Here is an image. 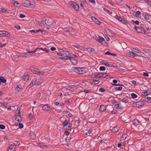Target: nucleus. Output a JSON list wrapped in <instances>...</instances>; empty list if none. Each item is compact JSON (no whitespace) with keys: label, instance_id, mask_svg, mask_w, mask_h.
<instances>
[{"label":"nucleus","instance_id":"f257e3e1","mask_svg":"<svg viewBox=\"0 0 151 151\" xmlns=\"http://www.w3.org/2000/svg\"><path fill=\"white\" fill-rule=\"evenodd\" d=\"M66 56L60 57V59L62 60H69L73 64L76 65L77 64V61L75 58L77 57V56L69 52H66Z\"/></svg>","mask_w":151,"mask_h":151},{"label":"nucleus","instance_id":"bb28decb","mask_svg":"<svg viewBox=\"0 0 151 151\" xmlns=\"http://www.w3.org/2000/svg\"><path fill=\"white\" fill-rule=\"evenodd\" d=\"M69 124V122L68 120H65L63 123L62 126H63L64 127H66Z\"/></svg>","mask_w":151,"mask_h":151},{"label":"nucleus","instance_id":"c03bdc74","mask_svg":"<svg viewBox=\"0 0 151 151\" xmlns=\"http://www.w3.org/2000/svg\"><path fill=\"white\" fill-rule=\"evenodd\" d=\"M115 89L118 91H121L122 89V87L121 86L116 87Z\"/></svg>","mask_w":151,"mask_h":151},{"label":"nucleus","instance_id":"bf43d9fd","mask_svg":"<svg viewBox=\"0 0 151 151\" xmlns=\"http://www.w3.org/2000/svg\"><path fill=\"white\" fill-rule=\"evenodd\" d=\"M132 50L133 52H134V53H137V49H136L134 48H133L132 49Z\"/></svg>","mask_w":151,"mask_h":151},{"label":"nucleus","instance_id":"72a5a7b5","mask_svg":"<svg viewBox=\"0 0 151 151\" xmlns=\"http://www.w3.org/2000/svg\"><path fill=\"white\" fill-rule=\"evenodd\" d=\"M36 50H37V49L35 50H34L33 51H29V50H27V51L28 53H29L30 55H32V54L35 53V52H36Z\"/></svg>","mask_w":151,"mask_h":151},{"label":"nucleus","instance_id":"cd10ccee","mask_svg":"<svg viewBox=\"0 0 151 151\" xmlns=\"http://www.w3.org/2000/svg\"><path fill=\"white\" fill-rule=\"evenodd\" d=\"M85 50L88 51V52H92L94 51V49L93 48L91 47H88L86 48H85Z\"/></svg>","mask_w":151,"mask_h":151},{"label":"nucleus","instance_id":"864d4df0","mask_svg":"<svg viewBox=\"0 0 151 151\" xmlns=\"http://www.w3.org/2000/svg\"><path fill=\"white\" fill-rule=\"evenodd\" d=\"M18 126L19 128H22L23 127V124H22L20 123L19 124Z\"/></svg>","mask_w":151,"mask_h":151},{"label":"nucleus","instance_id":"f704fd0d","mask_svg":"<svg viewBox=\"0 0 151 151\" xmlns=\"http://www.w3.org/2000/svg\"><path fill=\"white\" fill-rule=\"evenodd\" d=\"M142 15L146 19H149V16L148 15L145 14H143Z\"/></svg>","mask_w":151,"mask_h":151},{"label":"nucleus","instance_id":"e2e57ef3","mask_svg":"<svg viewBox=\"0 0 151 151\" xmlns=\"http://www.w3.org/2000/svg\"><path fill=\"white\" fill-rule=\"evenodd\" d=\"M25 17V15L22 14H20L19 16V17L21 18H24Z\"/></svg>","mask_w":151,"mask_h":151},{"label":"nucleus","instance_id":"603ef678","mask_svg":"<svg viewBox=\"0 0 151 151\" xmlns=\"http://www.w3.org/2000/svg\"><path fill=\"white\" fill-rule=\"evenodd\" d=\"M42 48H40V47H37L36 48L35 50L37 49V50H36V52L37 51H38L39 52H40V51L42 50Z\"/></svg>","mask_w":151,"mask_h":151},{"label":"nucleus","instance_id":"9b49d317","mask_svg":"<svg viewBox=\"0 0 151 151\" xmlns=\"http://www.w3.org/2000/svg\"><path fill=\"white\" fill-rule=\"evenodd\" d=\"M66 52H68V51H65V52L63 51H60L57 53L58 55L59 56H60V57H62V56H65V55H66ZM60 59V58H59Z\"/></svg>","mask_w":151,"mask_h":151},{"label":"nucleus","instance_id":"8fccbe9b","mask_svg":"<svg viewBox=\"0 0 151 151\" xmlns=\"http://www.w3.org/2000/svg\"><path fill=\"white\" fill-rule=\"evenodd\" d=\"M100 81L98 80H94L93 81V82L94 84H98L99 83Z\"/></svg>","mask_w":151,"mask_h":151},{"label":"nucleus","instance_id":"37998d69","mask_svg":"<svg viewBox=\"0 0 151 151\" xmlns=\"http://www.w3.org/2000/svg\"><path fill=\"white\" fill-rule=\"evenodd\" d=\"M104 10L106 12H107L109 13L110 14H111L112 13L111 12H110L109 10L106 8H104Z\"/></svg>","mask_w":151,"mask_h":151},{"label":"nucleus","instance_id":"a18cd8bd","mask_svg":"<svg viewBox=\"0 0 151 151\" xmlns=\"http://www.w3.org/2000/svg\"><path fill=\"white\" fill-rule=\"evenodd\" d=\"M68 112L67 111H63V114L65 116H67L68 115Z\"/></svg>","mask_w":151,"mask_h":151},{"label":"nucleus","instance_id":"6e6552de","mask_svg":"<svg viewBox=\"0 0 151 151\" xmlns=\"http://www.w3.org/2000/svg\"><path fill=\"white\" fill-rule=\"evenodd\" d=\"M50 109V107L49 105L47 104H44L42 107V109L45 111H49Z\"/></svg>","mask_w":151,"mask_h":151},{"label":"nucleus","instance_id":"4c0bfd02","mask_svg":"<svg viewBox=\"0 0 151 151\" xmlns=\"http://www.w3.org/2000/svg\"><path fill=\"white\" fill-rule=\"evenodd\" d=\"M14 145L15 146H18L20 145V143L19 142L17 141H15L13 143Z\"/></svg>","mask_w":151,"mask_h":151},{"label":"nucleus","instance_id":"e433bc0d","mask_svg":"<svg viewBox=\"0 0 151 151\" xmlns=\"http://www.w3.org/2000/svg\"><path fill=\"white\" fill-rule=\"evenodd\" d=\"M114 108L116 109H120L121 108V107L119 106V104H116L114 105Z\"/></svg>","mask_w":151,"mask_h":151},{"label":"nucleus","instance_id":"a211bd4d","mask_svg":"<svg viewBox=\"0 0 151 151\" xmlns=\"http://www.w3.org/2000/svg\"><path fill=\"white\" fill-rule=\"evenodd\" d=\"M1 33L2 34V37L4 36L9 37L10 35L9 33L6 31H1Z\"/></svg>","mask_w":151,"mask_h":151},{"label":"nucleus","instance_id":"f03ea898","mask_svg":"<svg viewBox=\"0 0 151 151\" xmlns=\"http://www.w3.org/2000/svg\"><path fill=\"white\" fill-rule=\"evenodd\" d=\"M69 4L70 6L76 11H79V6L75 2L71 1L69 2Z\"/></svg>","mask_w":151,"mask_h":151},{"label":"nucleus","instance_id":"4d7b16f0","mask_svg":"<svg viewBox=\"0 0 151 151\" xmlns=\"http://www.w3.org/2000/svg\"><path fill=\"white\" fill-rule=\"evenodd\" d=\"M142 94L144 96H147L148 95V94H147V93L146 92H143L142 93Z\"/></svg>","mask_w":151,"mask_h":151},{"label":"nucleus","instance_id":"9d476101","mask_svg":"<svg viewBox=\"0 0 151 151\" xmlns=\"http://www.w3.org/2000/svg\"><path fill=\"white\" fill-rule=\"evenodd\" d=\"M127 54L129 56H132L134 57L135 56H142L140 55H138V54L137 53H134V52H129Z\"/></svg>","mask_w":151,"mask_h":151},{"label":"nucleus","instance_id":"aec40b11","mask_svg":"<svg viewBox=\"0 0 151 151\" xmlns=\"http://www.w3.org/2000/svg\"><path fill=\"white\" fill-rule=\"evenodd\" d=\"M21 88V85H17V87L15 88V92L16 93H18L19 91V90Z\"/></svg>","mask_w":151,"mask_h":151},{"label":"nucleus","instance_id":"6ab92c4d","mask_svg":"<svg viewBox=\"0 0 151 151\" xmlns=\"http://www.w3.org/2000/svg\"><path fill=\"white\" fill-rule=\"evenodd\" d=\"M96 40L101 43H102L104 41H105V39L104 38L100 37L99 36L97 38Z\"/></svg>","mask_w":151,"mask_h":151},{"label":"nucleus","instance_id":"a19ab883","mask_svg":"<svg viewBox=\"0 0 151 151\" xmlns=\"http://www.w3.org/2000/svg\"><path fill=\"white\" fill-rule=\"evenodd\" d=\"M122 101L123 102H124V103H127L128 101V99L127 98H124L123 99H122Z\"/></svg>","mask_w":151,"mask_h":151},{"label":"nucleus","instance_id":"7c9ffc66","mask_svg":"<svg viewBox=\"0 0 151 151\" xmlns=\"http://www.w3.org/2000/svg\"><path fill=\"white\" fill-rule=\"evenodd\" d=\"M37 79L36 78H34L31 81V83L33 85H34L37 82Z\"/></svg>","mask_w":151,"mask_h":151},{"label":"nucleus","instance_id":"c85d7f7f","mask_svg":"<svg viewBox=\"0 0 151 151\" xmlns=\"http://www.w3.org/2000/svg\"><path fill=\"white\" fill-rule=\"evenodd\" d=\"M43 82V79L41 78H40L38 80V81L37 83V84L39 86Z\"/></svg>","mask_w":151,"mask_h":151},{"label":"nucleus","instance_id":"473e14b6","mask_svg":"<svg viewBox=\"0 0 151 151\" xmlns=\"http://www.w3.org/2000/svg\"><path fill=\"white\" fill-rule=\"evenodd\" d=\"M132 97L133 99H135L137 97V96L134 93H132L131 94Z\"/></svg>","mask_w":151,"mask_h":151},{"label":"nucleus","instance_id":"052dcab7","mask_svg":"<svg viewBox=\"0 0 151 151\" xmlns=\"http://www.w3.org/2000/svg\"><path fill=\"white\" fill-rule=\"evenodd\" d=\"M90 91V89H84V91L86 93H88Z\"/></svg>","mask_w":151,"mask_h":151},{"label":"nucleus","instance_id":"774afa93","mask_svg":"<svg viewBox=\"0 0 151 151\" xmlns=\"http://www.w3.org/2000/svg\"><path fill=\"white\" fill-rule=\"evenodd\" d=\"M14 27L17 29H20V26L18 25L15 26Z\"/></svg>","mask_w":151,"mask_h":151},{"label":"nucleus","instance_id":"dca6fc26","mask_svg":"<svg viewBox=\"0 0 151 151\" xmlns=\"http://www.w3.org/2000/svg\"><path fill=\"white\" fill-rule=\"evenodd\" d=\"M139 122L136 119H133L132 121V124L135 126H136L139 124Z\"/></svg>","mask_w":151,"mask_h":151},{"label":"nucleus","instance_id":"412c9836","mask_svg":"<svg viewBox=\"0 0 151 151\" xmlns=\"http://www.w3.org/2000/svg\"><path fill=\"white\" fill-rule=\"evenodd\" d=\"M101 63L103 64H104L105 65L109 67L111 65L110 63V62H108L106 61L102 60L101 61Z\"/></svg>","mask_w":151,"mask_h":151},{"label":"nucleus","instance_id":"338daca9","mask_svg":"<svg viewBox=\"0 0 151 151\" xmlns=\"http://www.w3.org/2000/svg\"><path fill=\"white\" fill-rule=\"evenodd\" d=\"M90 2L93 3V4H95V2L94 0H88Z\"/></svg>","mask_w":151,"mask_h":151},{"label":"nucleus","instance_id":"0e129e2a","mask_svg":"<svg viewBox=\"0 0 151 151\" xmlns=\"http://www.w3.org/2000/svg\"><path fill=\"white\" fill-rule=\"evenodd\" d=\"M143 75L145 76L148 77L149 76V74L147 73L144 72L143 73Z\"/></svg>","mask_w":151,"mask_h":151},{"label":"nucleus","instance_id":"7ed1b4c3","mask_svg":"<svg viewBox=\"0 0 151 151\" xmlns=\"http://www.w3.org/2000/svg\"><path fill=\"white\" fill-rule=\"evenodd\" d=\"M74 71L78 73L82 74L85 73V69L82 68L76 67L74 69Z\"/></svg>","mask_w":151,"mask_h":151},{"label":"nucleus","instance_id":"c9c22d12","mask_svg":"<svg viewBox=\"0 0 151 151\" xmlns=\"http://www.w3.org/2000/svg\"><path fill=\"white\" fill-rule=\"evenodd\" d=\"M42 50L43 51H45L47 52H49L50 51V50L49 49H47L46 47L42 48Z\"/></svg>","mask_w":151,"mask_h":151},{"label":"nucleus","instance_id":"2f4dec72","mask_svg":"<svg viewBox=\"0 0 151 151\" xmlns=\"http://www.w3.org/2000/svg\"><path fill=\"white\" fill-rule=\"evenodd\" d=\"M0 81L3 83H5L6 82V79H5L4 77H0Z\"/></svg>","mask_w":151,"mask_h":151},{"label":"nucleus","instance_id":"4468645a","mask_svg":"<svg viewBox=\"0 0 151 151\" xmlns=\"http://www.w3.org/2000/svg\"><path fill=\"white\" fill-rule=\"evenodd\" d=\"M22 4L24 6L27 7L31 6V3L29 1L26 0L23 2Z\"/></svg>","mask_w":151,"mask_h":151},{"label":"nucleus","instance_id":"39448f33","mask_svg":"<svg viewBox=\"0 0 151 151\" xmlns=\"http://www.w3.org/2000/svg\"><path fill=\"white\" fill-rule=\"evenodd\" d=\"M65 88L67 89L70 91L76 90L77 88V87L73 85L67 86Z\"/></svg>","mask_w":151,"mask_h":151},{"label":"nucleus","instance_id":"ea45409f","mask_svg":"<svg viewBox=\"0 0 151 151\" xmlns=\"http://www.w3.org/2000/svg\"><path fill=\"white\" fill-rule=\"evenodd\" d=\"M99 70L101 71H104L106 70V68L104 66H100L99 68Z\"/></svg>","mask_w":151,"mask_h":151},{"label":"nucleus","instance_id":"de8ad7c7","mask_svg":"<svg viewBox=\"0 0 151 151\" xmlns=\"http://www.w3.org/2000/svg\"><path fill=\"white\" fill-rule=\"evenodd\" d=\"M6 10H5L4 8H1L0 9V12L2 13H5L6 12Z\"/></svg>","mask_w":151,"mask_h":151},{"label":"nucleus","instance_id":"5701e85b","mask_svg":"<svg viewBox=\"0 0 151 151\" xmlns=\"http://www.w3.org/2000/svg\"><path fill=\"white\" fill-rule=\"evenodd\" d=\"M103 73H101L96 75H95V77L96 78H103Z\"/></svg>","mask_w":151,"mask_h":151},{"label":"nucleus","instance_id":"49530a36","mask_svg":"<svg viewBox=\"0 0 151 151\" xmlns=\"http://www.w3.org/2000/svg\"><path fill=\"white\" fill-rule=\"evenodd\" d=\"M135 14L136 16H139L141 14V12L140 11H137L136 12Z\"/></svg>","mask_w":151,"mask_h":151},{"label":"nucleus","instance_id":"6e6d98bb","mask_svg":"<svg viewBox=\"0 0 151 151\" xmlns=\"http://www.w3.org/2000/svg\"><path fill=\"white\" fill-rule=\"evenodd\" d=\"M74 30L73 29H69L68 30H66V32H74Z\"/></svg>","mask_w":151,"mask_h":151},{"label":"nucleus","instance_id":"ddd939ff","mask_svg":"<svg viewBox=\"0 0 151 151\" xmlns=\"http://www.w3.org/2000/svg\"><path fill=\"white\" fill-rule=\"evenodd\" d=\"M91 19L93 21L95 22L97 24L99 25L101 24V22H99L95 17H91Z\"/></svg>","mask_w":151,"mask_h":151},{"label":"nucleus","instance_id":"a878e982","mask_svg":"<svg viewBox=\"0 0 151 151\" xmlns=\"http://www.w3.org/2000/svg\"><path fill=\"white\" fill-rule=\"evenodd\" d=\"M7 103L5 102H4L0 104V106H3V107L6 108L7 107Z\"/></svg>","mask_w":151,"mask_h":151},{"label":"nucleus","instance_id":"5fc2aeb1","mask_svg":"<svg viewBox=\"0 0 151 151\" xmlns=\"http://www.w3.org/2000/svg\"><path fill=\"white\" fill-rule=\"evenodd\" d=\"M5 126L2 124L0 125V129H4L5 128Z\"/></svg>","mask_w":151,"mask_h":151},{"label":"nucleus","instance_id":"79ce46f5","mask_svg":"<svg viewBox=\"0 0 151 151\" xmlns=\"http://www.w3.org/2000/svg\"><path fill=\"white\" fill-rule=\"evenodd\" d=\"M127 137V136L125 134H124L121 137V139L124 140Z\"/></svg>","mask_w":151,"mask_h":151},{"label":"nucleus","instance_id":"f8f14e48","mask_svg":"<svg viewBox=\"0 0 151 151\" xmlns=\"http://www.w3.org/2000/svg\"><path fill=\"white\" fill-rule=\"evenodd\" d=\"M142 102L141 101L133 103L134 106L136 107H138L142 106Z\"/></svg>","mask_w":151,"mask_h":151},{"label":"nucleus","instance_id":"423d86ee","mask_svg":"<svg viewBox=\"0 0 151 151\" xmlns=\"http://www.w3.org/2000/svg\"><path fill=\"white\" fill-rule=\"evenodd\" d=\"M135 29L138 33L144 34L145 33L144 30L142 27H135Z\"/></svg>","mask_w":151,"mask_h":151},{"label":"nucleus","instance_id":"1a4fd4ad","mask_svg":"<svg viewBox=\"0 0 151 151\" xmlns=\"http://www.w3.org/2000/svg\"><path fill=\"white\" fill-rule=\"evenodd\" d=\"M115 17L116 19L118 20L119 22H122L123 23L125 24L126 22V21L120 17L118 15H116Z\"/></svg>","mask_w":151,"mask_h":151},{"label":"nucleus","instance_id":"f3484780","mask_svg":"<svg viewBox=\"0 0 151 151\" xmlns=\"http://www.w3.org/2000/svg\"><path fill=\"white\" fill-rule=\"evenodd\" d=\"M29 77L28 74L24 75L22 78V80L25 81H27L29 79Z\"/></svg>","mask_w":151,"mask_h":151},{"label":"nucleus","instance_id":"4be33fe9","mask_svg":"<svg viewBox=\"0 0 151 151\" xmlns=\"http://www.w3.org/2000/svg\"><path fill=\"white\" fill-rule=\"evenodd\" d=\"M106 106L104 105H101L99 110L101 111H103L106 110Z\"/></svg>","mask_w":151,"mask_h":151},{"label":"nucleus","instance_id":"09e8293b","mask_svg":"<svg viewBox=\"0 0 151 151\" xmlns=\"http://www.w3.org/2000/svg\"><path fill=\"white\" fill-rule=\"evenodd\" d=\"M6 45V43H2L1 42H0V48H2L4 46H5Z\"/></svg>","mask_w":151,"mask_h":151},{"label":"nucleus","instance_id":"0eeeda50","mask_svg":"<svg viewBox=\"0 0 151 151\" xmlns=\"http://www.w3.org/2000/svg\"><path fill=\"white\" fill-rule=\"evenodd\" d=\"M45 20L46 21V24L47 25L52 24L53 22V20L52 18H47L45 19Z\"/></svg>","mask_w":151,"mask_h":151},{"label":"nucleus","instance_id":"20e7f679","mask_svg":"<svg viewBox=\"0 0 151 151\" xmlns=\"http://www.w3.org/2000/svg\"><path fill=\"white\" fill-rule=\"evenodd\" d=\"M32 71L34 74L39 75H43L45 73L44 71L39 69H34Z\"/></svg>","mask_w":151,"mask_h":151},{"label":"nucleus","instance_id":"69168bd1","mask_svg":"<svg viewBox=\"0 0 151 151\" xmlns=\"http://www.w3.org/2000/svg\"><path fill=\"white\" fill-rule=\"evenodd\" d=\"M70 140V138H66L65 139V141L66 142H69Z\"/></svg>","mask_w":151,"mask_h":151},{"label":"nucleus","instance_id":"680f3d73","mask_svg":"<svg viewBox=\"0 0 151 151\" xmlns=\"http://www.w3.org/2000/svg\"><path fill=\"white\" fill-rule=\"evenodd\" d=\"M99 91L101 92H104L105 91V89L103 88H100L99 89Z\"/></svg>","mask_w":151,"mask_h":151},{"label":"nucleus","instance_id":"c756f323","mask_svg":"<svg viewBox=\"0 0 151 151\" xmlns=\"http://www.w3.org/2000/svg\"><path fill=\"white\" fill-rule=\"evenodd\" d=\"M113 82L114 83V84H113V85H119V83H118V81L116 80H114L113 81Z\"/></svg>","mask_w":151,"mask_h":151},{"label":"nucleus","instance_id":"2eb2a0df","mask_svg":"<svg viewBox=\"0 0 151 151\" xmlns=\"http://www.w3.org/2000/svg\"><path fill=\"white\" fill-rule=\"evenodd\" d=\"M79 1L81 3L80 5L82 7H84L86 6V0H79Z\"/></svg>","mask_w":151,"mask_h":151},{"label":"nucleus","instance_id":"3c124183","mask_svg":"<svg viewBox=\"0 0 151 151\" xmlns=\"http://www.w3.org/2000/svg\"><path fill=\"white\" fill-rule=\"evenodd\" d=\"M72 127V124L70 123H69L68 124V129H67L68 130H69L71 129L70 128Z\"/></svg>","mask_w":151,"mask_h":151},{"label":"nucleus","instance_id":"13d9d810","mask_svg":"<svg viewBox=\"0 0 151 151\" xmlns=\"http://www.w3.org/2000/svg\"><path fill=\"white\" fill-rule=\"evenodd\" d=\"M31 32H33L34 33H37L38 32V31H37V30L35 29L33 30H32L30 31Z\"/></svg>","mask_w":151,"mask_h":151},{"label":"nucleus","instance_id":"b1692460","mask_svg":"<svg viewBox=\"0 0 151 151\" xmlns=\"http://www.w3.org/2000/svg\"><path fill=\"white\" fill-rule=\"evenodd\" d=\"M119 129V128L117 126H116L111 130V131L114 133H115L118 132Z\"/></svg>","mask_w":151,"mask_h":151},{"label":"nucleus","instance_id":"58836bf2","mask_svg":"<svg viewBox=\"0 0 151 151\" xmlns=\"http://www.w3.org/2000/svg\"><path fill=\"white\" fill-rule=\"evenodd\" d=\"M124 145V143L123 142H121L120 143H119L117 145V147L118 148H120L121 147V146H123Z\"/></svg>","mask_w":151,"mask_h":151},{"label":"nucleus","instance_id":"393cba45","mask_svg":"<svg viewBox=\"0 0 151 151\" xmlns=\"http://www.w3.org/2000/svg\"><path fill=\"white\" fill-rule=\"evenodd\" d=\"M45 19H43L42 21L41 22H38V23H40V24L41 26H43L45 24H46V20H45Z\"/></svg>","mask_w":151,"mask_h":151}]
</instances>
